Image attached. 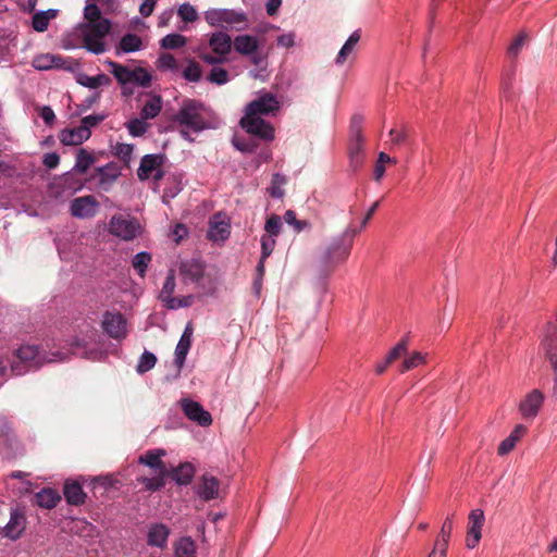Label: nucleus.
Here are the masks:
<instances>
[{
  "label": "nucleus",
  "mask_w": 557,
  "mask_h": 557,
  "mask_svg": "<svg viewBox=\"0 0 557 557\" xmlns=\"http://www.w3.org/2000/svg\"><path fill=\"white\" fill-rule=\"evenodd\" d=\"M356 235L357 230L348 226L339 236L331 239L319 257L323 270H332L348 258Z\"/></svg>",
  "instance_id": "nucleus-1"
},
{
  "label": "nucleus",
  "mask_w": 557,
  "mask_h": 557,
  "mask_svg": "<svg viewBox=\"0 0 557 557\" xmlns=\"http://www.w3.org/2000/svg\"><path fill=\"white\" fill-rule=\"evenodd\" d=\"M203 110L205 106L200 101L186 99L174 115V122L196 133L201 132L208 127V123L202 114Z\"/></svg>",
  "instance_id": "nucleus-2"
},
{
  "label": "nucleus",
  "mask_w": 557,
  "mask_h": 557,
  "mask_svg": "<svg viewBox=\"0 0 557 557\" xmlns=\"http://www.w3.org/2000/svg\"><path fill=\"white\" fill-rule=\"evenodd\" d=\"M111 22L102 18L99 23H85L81 26V34L84 48L95 54H101L106 51L103 38L110 33Z\"/></svg>",
  "instance_id": "nucleus-3"
},
{
  "label": "nucleus",
  "mask_w": 557,
  "mask_h": 557,
  "mask_svg": "<svg viewBox=\"0 0 557 557\" xmlns=\"http://www.w3.org/2000/svg\"><path fill=\"white\" fill-rule=\"evenodd\" d=\"M205 20L211 26L235 27L243 29L239 25H245L247 18L243 12L227 9H211L205 12Z\"/></svg>",
  "instance_id": "nucleus-4"
},
{
  "label": "nucleus",
  "mask_w": 557,
  "mask_h": 557,
  "mask_svg": "<svg viewBox=\"0 0 557 557\" xmlns=\"http://www.w3.org/2000/svg\"><path fill=\"white\" fill-rule=\"evenodd\" d=\"M27 518L23 508L16 506L10 510L9 522L0 528V534L11 541L18 540L26 530Z\"/></svg>",
  "instance_id": "nucleus-5"
},
{
  "label": "nucleus",
  "mask_w": 557,
  "mask_h": 557,
  "mask_svg": "<svg viewBox=\"0 0 557 557\" xmlns=\"http://www.w3.org/2000/svg\"><path fill=\"white\" fill-rule=\"evenodd\" d=\"M239 124L247 133L260 139L272 140L274 138L273 126L261 116L245 114Z\"/></svg>",
  "instance_id": "nucleus-6"
},
{
  "label": "nucleus",
  "mask_w": 557,
  "mask_h": 557,
  "mask_svg": "<svg viewBox=\"0 0 557 557\" xmlns=\"http://www.w3.org/2000/svg\"><path fill=\"white\" fill-rule=\"evenodd\" d=\"M278 109L280 102L276 97L271 92H264L247 104L245 114L261 116L274 113Z\"/></svg>",
  "instance_id": "nucleus-7"
},
{
  "label": "nucleus",
  "mask_w": 557,
  "mask_h": 557,
  "mask_svg": "<svg viewBox=\"0 0 557 557\" xmlns=\"http://www.w3.org/2000/svg\"><path fill=\"white\" fill-rule=\"evenodd\" d=\"M102 327L114 339L124 338L127 334L126 320L121 312L107 311L103 314Z\"/></svg>",
  "instance_id": "nucleus-8"
},
{
  "label": "nucleus",
  "mask_w": 557,
  "mask_h": 557,
  "mask_svg": "<svg viewBox=\"0 0 557 557\" xmlns=\"http://www.w3.org/2000/svg\"><path fill=\"white\" fill-rule=\"evenodd\" d=\"M468 531L466 536V545L473 549L481 540V531L485 521L484 512L481 509H473L468 517Z\"/></svg>",
  "instance_id": "nucleus-9"
},
{
  "label": "nucleus",
  "mask_w": 557,
  "mask_h": 557,
  "mask_svg": "<svg viewBox=\"0 0 557 557\" xmlns=\"http://www.w3.org/2000/svg\"><path fill=\"white\" fill-rule=\"evenodd\" d=\"M194 491L205 502L215 499L220 495V481L215 476L206 473L199 478Z\"/></svg>",
  "instance_id": "nucleus-10"
},
{
  "label": "nucleus",
  "mask_w": 557,
  "mask_h": 557,
  "mask_svg": "<svg viewBox=\"0 0 557 557\" xmlns=\"http://www.w3.org/2000/svg\"><path fill=\"white\" fill-rule=\"evenodd\" d=\"M454 529V515L446 517L444 520L441 531L436 536L432 550L429 553L437 557H446L449 541Z\"/></svg>",
  "instance_id": "nucleus-11"
},
{
  "label": "nucleus",
  "mask_w": 557,
  "mask_h": 557,
  "mask_svg": "<svg viewBox=\"0 0 557 557\" xmlns=\"http://www.w3.org/2000/svg\"><path fill=\"white\" fill-rule=\"evenodd\" d=\"M137 226L135 221L127 220L122 215H114L110 220L109 231L114 236L131 240L136 236Z\"/></svg>",
  "instance_id": "nucleus-12"
},
{
  "label": "nucleus",
  "mask_w": 557,
  "mask_h": 557,
  "mask_svg": "<svg viewBox=\"0 0 557 557\" xmlns=\"http://www.w3.org/2000/svg\"><path fill=\"white\" fill-rule=\"evenodd\" d=\"M97 199L91 195H87L73 199L70 210L73 216L85 219L94 216L97 212Z\"/></svg>",
  "instance_id": "nucleus-13"
},
{
  "label": "nucleus",
  "mask_w": 557,
  "mask_h": 557,
  "mask_svg": "<svg viewBox=\"0 0 557 557\" xmlns=\"http://www.w3.org/2000/svg\"><path fill=\"white\" fill-rule=\"evenodd\" d=\"M182 408L189 420L197 422L201 426H209L212 423L211 414L203 407L194 400L183 399Z\"/></svg>",
  "instance_id": "nucleus-14"
},
{
  "label": "nucleus",
  "mask_w": 557,
  "mask_h": 557,
  "mask_svg": "<svg viewBox=\"0 0 557 557\" xmlns=\"http://www.w3.org/2000/svg\"><path fill=\"white\" fill-rule=\"evenodd\" d=\"M18 361L12 363L11 369L15 375H21L27 371V366L25 363L34 361L38 355L39 350L37 346L34 345H25L21 346L15 352Z\"/></svg>",
  "instance_id": "nucleus-15"
},
{
  "label": "nucleus",
  "mask_w": 557,
  "mask_h": 557,
  "mask_svg": "<svg viewBox=\"0 0 557 557\" xmlns=\"http://www.w3.org/2000/svg\"><path fill=\"white\" fill-rule=\"evenodd\" d=\"M165 161L164 154H145L141 160L139 168L137 170V176L140 181L148 180L152 173L158 170V168H162Z\"/></svg>",
  "instance_id": "nucleus-16"
},
{
  "label": "nucleus",
  "mask_w": 557,
  "mask_h": 557,
  "mask_svg": "<svg viewBox=\"0 0 557 557\" xmlns=\"http://www.w3.org/2000/svg\"><path fill=\"white\" fill-rule=\"evenodd\" d=\"M96 175L99 177V187L108 191L121 175V168L116 163L110 162L103 166L97 168Z\"/></svg>",
  "instance_id": "nucleus-17"
},
{
  "label": "nucleus",
  "mask_w": 557,
  "mask_h": 557,
  "mask_svg": "<svg viewBox=\"0 0 557 557\" xmlns=\"http://www.w3.org/2000/svg\"><path fill=\"white\" fill-rule=\"evenodd\" d=\"M163 456H165V450L150 449L139 456L138 463L149 467L153 472H170L161 459Z\"/></svg>",
  "instance_id": "nucleus-18"
},
{
  "label": "nucleus",
  "mask_w": 557,
  "mask_h": 557,
  "mask_svg": "<svg viewBox=\"0 0 557 557\" xmlns=\"http://www.w3.org/2000/svg\"><path fill=\"white\" fill-rule=\"evenodd\" d=\"M169 535L170 529L165 524L153 523L148 529L147 544L162 549L166 547Z\"/></svg>",
  "instance_id": "nucleus-19"
},
{
  "label": "nucleus",
  "mask_w": 557,
  "mask_h": 557,
  "mask_svg": "<svg viewBox=\"0 0 557 557\" xmlns=\"http://www.w3.org/2000/svg\"><path fill=\"white\" fill-rule=\"evenodd\" d=\"M233 40L231 36L223 32L213 33L209 39V47L212 52L221 55L226 60V55L231 52Z\"/></svg>",
  "instance_id": "nucleus-20"
},
{
  "label": "nucleus",
  "mask_w": 557,
  "mask_h": 557,
  "mask_svg": "<svg viewBox=\"0 0 557 557\" xmlns=\"http://www.w3.org/2000/svg\"><path fill=\"white\" fill-rule=\"evenodd\" d=\"M91 132L86 126L65 128L60 133V141L65 146H78L87 140Z\"/></svg>",
  "instance_id": "nucleus-21"
},
{
  "label": "nucleus",
  "mask_w": 557,
  "mask_h": 557,
  "mask_svg": "<svg viewBox=\"0 0 557 557\" xmlns=\"http://www.w3.org/2000/svg\"><path fill=\"white\" fill-rule=\"evenodd\" d=\"M543 400V394L539 389H533L520 404L521 414L524 418H534L537 414Z\"/></svg>",
  "instance_id": "nucleus-22"
},
{
  "label": "nucleus",
  "mask_w": 557,
  "mask_h": 557,
  "mask_svg": "<svg viewBox=\"0 0 557 557\" xmlns=\"http://www.w3.org/2000/svg\"><path fill=\"white\" fill-rule=\"evenodd\" d=\"M65 60L61 55L44 53L33 59V66L39 71H48L51 69H66Z\"/></svg>",
  "instance_id": "nucleus-23"
},
{
  "label": "nucleus",
  "mask_w": 557,
  "mask_h": 557,
  "mask_svg": "<svg viewBox=\"0 0 557 557\" xmlns=\"http://www.w3.org/2000/svg\"><path fill=\"white\" fill-rule=\"evenodd\" d=\"M193 326L187 324L175 348V364L182 368L191 346Z\"/></svg>",
  "instance_id": "nucleus-24"
},
{
  "label": "nucleus",
  "mask_w": 557,
  "mask_h": 557,
  "mask_svg": "<svg viewBox=\"0 0 557 557\" xmlns=\"http://www.w3.org/2000/svg\"><path fill=\"white\" fill-rule=\"evenodd\" d=\"M360 116H355L351 122V139L349 143L348 153L349 156L363 154V136L361 132Z\"/></svg>",
  "instance_id": "nucleus-25"
},
{
  "label": "nucleus",
  "mask_w": 557,
  "mask_h": 557,
  "mask_svg": "<svg viewBox=\"0 0 557 557\" xmlns=\"http://www.w3.org/2000/svg\"><path fill=\"white\" fill-rule=\"evenodd\" d=\"M230 236V223L222 219L221 215H214L210 223L208 230V237L211 240H224Z\"/></svg>",
  "instance_id": "nucleus-26"
},
{
  "label": "nucleus",
  "mask_w": 557,
  "mask_h": 557,
  "mask_svg": "<svg viewBox=\"0 0 557 557\" xmlns=\"http://www.w3.org/2000/svg\"><path fill=\"white\" fill-rule=\"evenodd\" d=\"M66 502L73 506H79L85 503L86 493L82 485L76 481H66L63 488Z\"/></svg>",
  "instance_id": "nucleus-27"
},
{
  "label": "nucleus",
  "mask_w": 557,
  "mask_h": 557,
  "mask_svg": "<svg viewBox=\"0 0 557 557\" xmlns=\"http://www.w3.org/2000/svg\"><path fill=\"white\" fill-rule=\"evenodd\" d=\"M172 479L178 485H188L195 475V467L190 462H182L170 472Z\"/></svg>",
  "instance_id": "nucleus-28"
},
{
  "label": "nucleus",
  "mask_w": 557,
  "mask_h": 557,
  "mask_svg": "<svg viewBox=\"0 0 557 557\" xmlns=\"http://www.w3.org/2000/svg\"><path fill=\"white\" fill-rule=\"evenodd\" d=\"M233 46L236 52L243 55L255 53L259 44L256 37L251 35H238L233 40Z\"/></svg>",
  "instance_id": "nucleus-29"
},
{
  "label": "nucleus",
  "mask_w": 557,
  "mask_h": 557,
  "mask_svg": "<svg viewBox=\"0 0 557 557\" xmlns=\"http://www.w3.org/2000/svg\"><path fill=\"white\" fill-rule=\"evenodd\" d=\"M180 272L184 280L199 282L203 276V267L199 261L186 260L181 262Z\"/></svg>",
  "instance_id": "nucleus-30"
},
{
  "label": "nucleus",
  "mask_w": 557,
  "mask_h": 557,
  "mask_svg": "<svg viewBox=\"0 0 557 557\" xmlns=\"http://www.w3.org/2000/svg\"><path fill=\"white\" fill-rule=\"evenodd\" d=\"M163 107L162 97L160 95H149L145 101L139 115L145 120H152L159 115Z\"/></svg>",
  "instance_id": "nucleus-31"
},
{
  "label": "nucleus",
  "mask_w": 557,
  "mask_h": 557,
  "mask_svg": "<svg viewBox=\"0 0 557 557\" xmlns=\"http://www.w3.org/2000/svg\"><path fill=\"white\" fill-rule=\"evenodd\" d=\"M361 33L360 29L355 30L346 40V42L341 48L337 57L335 59V63L337 65H343L346 60L355 52L358 42L360 41Z\"/></svg>",
  "instance_id": "nucleus-32"
},
{
  "label": "nucleus",
  "mask_w": 557,
  "mask_h": 557,
  "mask_svg": "<svg viewBox=\"0 0 557 557\" xmlns=\"http://www.w3.org/2000/svg\"><path fill=\"white\" fill-rule=\"evenodd\" d=\"M154 475L149 476H139L137 478V482L144 484L145 491L149 493H154L160 491L165 486V480L170 475V472H153Z\"/></svg>",
  "instance_id": "nucleus-33"
},
{
  "label": "nucleus",
  "mask_w": 557,
  "mask_h": 557,
  "mask_svg": "<svg viewBox=\"0 0 557 557\" xmlns=\"http://www.w3.org/2000/svg\"><path fill=\"white\" fill-rule=\"evenodd\" d=\"M36 504L45 509L54 508L61 500L60 494L53 488H42L35 495Z\"/></svg>",
  "instance_id": "nucleus-34"
},
{
  "label": "nucleus",
  "mask_w": 557,
  "mask_h": 557,
  "mask_svg": "<svg viewBox=\"0 0 557 557\" xmlns=\"http://www.w3.org/2000/svg\"><path fill=\"white\" fill-rule=\"evenodd\" d=\"M527 428L519 424L517 425L513 431L510 433V435L502 441L497 448V453L500 456L507 455L510 453L513 447L516 446L517 442L521 438V436L525 433Z\"/></svg>",
  "instance_id": "nucleus-35"
},
{
  "label": "nucleus",
  "mask_w": 557,
  "mask_h": 557,
  "mask_svg": "<svg viewBox=\"0 0 557 557\" xmlns=\"http://www.w3.org/2000/svg\"><path fill=\"white\" fill-rule=\"evenodd\" d=\"M57 14L58 11L53 9L35 13L32 21L33 28L39 33L47 30L50 20L54 18Z\"/></svg>",
  "instance_id": "nucleus-36"
},
{
  "label": "nucleus",
  "mask_w": 557,
  "mask_h": 557,
  "mask_svg": "<svg viewBox=\"0 0 557 557\" xmlns=\"http://www.w3.org/2000/svg\"><path fill=\"white\" fill-rule=\"evenodd\" d=\"M96 162L95 156L84 148H79L76 152V162L73 168L75 172L86 173L88 169Z\"/></svg>",
  "instance_id": "nucleus-37"
},
{
  "label": "nucleus",
  "mask_w": 557,
  "mask_h": 557,
  "mask_svg": "<svg viewBox=\"0 0 557 557\" xmlns=\"http://www.w3.org/2000/svg\"><path fill=\"white\" fill-rule=\"evenodd\" d=\"M175 557H196V543L191 537L180 539L174 546Z\"/></svg>",
  "instance_id": "nucleus-38"
},
{
  "label": "nucleus",
  "mask_w": 557,
  "mask_h": 557,
  "mask_svg": "<svg viewBox=\"0 0 557 557\" xmlns=\"http://www.w3.org/2000/svg\"><path fill=\"white\" fill-rule=\"evenodd\" d=\"M543 346L545 348L547 359L555 372H557V335L555 332L545 337Z\"/></svg>",
  "instance_id": "nucleus-39"
},
{
  "label": "nucleus",
  "mask_w": 557,
  "mask_h": 557,
  "mask_svg": "<svg viewBox=\"0 0 557 557\" xmlns=\"http://www.w3.org/2000/svg\"><path fill=\"white\" fill-rule=\"evenodd\" d=\"M143 47L141 38L136 34H126L124 35L119 44V48L121 51L128 53L140 50Z\"/></svg>",
  "instance_id": "nucleus-40"
},
{
  "label": "nucleus",
  "mask_w": 557,
  "mask_h": 557,
  "mask_svg": "<svg viewBox=\"0 0 557 557\" xmlns=\"http://www.w3.org/2000/svg\"><path fill=\"white\" fill-rule=\"evenodd\" d=\"M108 64L111 66V73L119 84L123 86L131 84L132 69L114 61H109Z\"/></svg>",
  "instance_id": "nucleus-41"
},
{
  "label": "nucleus",
  "mask_w": 557,
  "mask_h": 557,
  "mask_svg": "<svg viewBox=\"0 0 557 557\" xmlns=\"http://www.w3.org/2000/svg\"><path fill=\"white\" fill-rule=\"evenodd\" d=\"M77 82L85 87L96 89L99 86L109 85L111 83V78L101 73L96 76L82 75L78 77Z\"/></svg>",
  "instance_id": "nucleus-42"
},
{
  "label": "nucleus",
  "mask_w": 557,
  "mask_h": 557,
  "mask_svg": "<svg viewBox=\"0 0 557 557\" xmlns=\"http://www.w3.org/2000/svg\"><path fill=\"white\" fill-rule=\"evenodd\" d=\"M147 120L141 116L129 120L125 125L128 133L133 137H140L146 134L149 128V124L146 122Z\"/></svg>",
  "instance_id": "nucleus-43"
},
{
  "label": "nucleus",
  "mask_w": 557,
  "mask_h": 557,
  "mask_svg": "<svg viewBox=\"0 0 557 557\" xmlns=\"http://www.w3.org/2000/svg\"><path fill=\"white\" fill-rule=\"evenodd\" d=\"M150 261L151 255L146 251L138 252L134 256L132 264L140 277H145Z\"/></svg>",
  "instance_id": "nucleus-44"
},
{
  "label": "nucleus",
  "mask_w": 557,
  "mask_h": 557,
  "mask_svg": "<svg viewBox=\"0 0 557 557\" xmlns=\"http://www.w3.org/2000/svg\"><path fill=\"white\" fill-rule=\"evenodd\" d=\"M392 147H400L401 145L410 144V133L407 127L392 128L389 131Z\"/></svg>",
  "instance_id": "nucleus-45"
},
{
  "label": "nucleus",
  "mask_w": 557,
  "mask_h": 557,
  "mask_svg": "<svg viewBox=\"0 0 557 557\" xmlns=\"http://www.w3.org/2000/svg\"><path fill=\"white\" fill-rule=\"evenodd\" d=\"M174 289H175V276H174V271L173 270H170L166 277H165V281H164V284L162 286V289H161V293H160V298L166 302V307L170 305V299H173L174 297L172 296L173 293H174Z\"/></svg>",
  "instance_id": "nucleus-46"
},
{
  "label": "nucleus",
  "mask_w": 557,
  "mask_h": 557,
  "mask_svg": "<svg viewBox=\"0 0 557 557\" xmlns=\"http://www.w3.org/2000/svg\"><path fill=\"white\" fill-rule=\"evenodd\" d=\"M151 74L144 67H136L132 70L131 84L140 86V87H149L151 84Z\"/></svg>",
  "instance_id": "nucleus-47"
},
{
  "label": "nucleus",
  "mask_w": 557,
  "mask_h": 557,
  "mask_svg": "<svg viewBox=\"0 0 557 557\" xmlns=\"http://www.w3.org/2000/svg\"><path fill=\"white\" fill-rule=\"evenodd\" d=\"M186 42V37H184L183 35L169 34L161 39L160 46L163 49H177L184 47Z\"/></svg>",
  "instance_id": "nucleus-48"
},
{
  "label": "nucleus",
  "mask_w": 557,
  "mask_h": 557,
  "mask_svg": "<svg viewBox=\"0 0 557 557\" xmlns=\"http://www.w3.org/2000/svg\"><path fill=\"white\" fill-rule=\"evenodd\" d=\"M156 362L157 357L150 351H145L138 361L136 370L138 373H146L154 367Z\"/></svg>",
  "instance_id": "nucleus-49"
},
{
  "label": "nucleus",
  "mask_w": 557,
  "mask_h": 557,
  "mask_svg": "<svg viewBox=\"0 0 557 557\" xmlns=\"http://www.w3.org/2000/svg\"><path fill=\"white\" fill-rule=\"evenodd\" d=\"M228 72L219 66H213L207 77V79L210 83L216 84V85H224L228 82Z\"/></svg>",
  "instance_id": "nucleus-50"
},
{
  "label": "nucleus",
  "mask_w": 557,
  "mask_h": 557,
  "mask_svg": "<svg viewBox=\"0 0 557 557\" xmlns=\"http://www.w3.org/2000/svg\"><path fill=\"white\" fill-rule=\"evenodd\" d=\"M202 71L198 63L190 61L183 71V77L188 82H199L201 78Z\"/></svg>",
  "instance_id": "nucleus-51"
},
{
  "label": "nucleus",
  "mask_w": 557,
  "mask_h": 557,
  "mask_svg": "<svg viewBox=\"0 0 557 557\" xmlns=\"http://www.w3.org/2000/svg\"><path fill=\"white\" fill-rule=\"evenodd\" d=\"M424 359L425 357L421 352H413L411 356L404 360V362L401 363L400 372L405 373L409 370L417 368L418 366L424 362Z\"/></svg>",
  "instance_id": "nucleus-52"
},
{
  "label": "nucleus",
  "mask_w": 557,
  "mask_h": 557,
  "mask_svg": "<svg viewBox=\"0 0 557 557\" xmlns=\"http://www.w3.org/2000/svg\"><path fill=\"white\" fill-rule=\"evenodd\" d=\"M177 14L186 23H193L198 20L196 9L189 3H183L180 5Z\"/></svg>",
  "instance_id": "nucleus-53"
},
{
  "label": "nucleus",
  "mask_w": 557,
  "mask_h": 557,
  "mask_svg": "<svg viewBox=\"0 0 557 557\" xmlns=\"http://www.w3.org/2000/svg\"><path fill=\"white\" fill-rule=\"evenodd\" d=\"M282 222L281 218L276 214H271L264 224V230L267 232L265 235H271L273 237L277 236L281 233Z\"/></svg>",
  "instance_id": "nucleus-54"
},
{
  "label": "nucleus",
  "mask_w": 557,
  "mask_h": 557,
  "mask_svg": "<svg viewBox=\"0 0 557 557\" xmlns=\"http://www.w3.org/2000/svg\"><path fill=\"white\" fill-rule=\"evenodd\" d=\"M408 350V338H403L395 347H393L386 356L387 363H393L395 360L405 355Z\"/></svg>",
  "instance_id": "nucleus-55"
},
{
  "label": "nucleus",
  "mask_w": 557,
  "mask_h": 557,
  "mask_svg": "<svg viewBox=\"0 0 557 557\" xmlns=\"http://www.w3.org/2000/svg\"><path fill=\"white\" fill-rule=\"evenodd\" d=\"M261 256L262 259H267L271 256L272 251L274 250V247L276 245V240L271 235H262L261 236Z\"/></svg>",
  "instance_id": "nucleus-56"
},
{
  "label": "nucleus",
  "mask_w": 557,
  "mask_h": 557,
  "mask_svg": "<svg viewBox=\"0 0 557 557\" xmlns=\"http://www.w3.org/2000/svg\"><path fill=\"white\" fill-rule=\"evenodd\" d=\"M134 146L131 144H117L115 147V156L125 164H128L133 154Z\"/></svg>",
  "instance_id": "nucleus-57"
},
{
  "label": "nucleus",
  "mask_w": 557,
  "mask_h": 557,
  "mask_svg": "<svg viewBox=\"0 0 557 557\" xmlns=\"http://www.w3.org/2000/svg\"><path fill=\"white\" fill-rule=\"evenodd\" d=\"M85 18L88 21L87 23H99L102 21L101 11L97 4L90 3L85 7L84 10Z\"/></svg>",
  "instance_id": "nucleus-58"
},
{
  "label": "nucleus",
  "mask_w": 557,
  "mask_h": 557,
  "mask_svg": "<svg viewBox=\"0 0 557 557\" xmlns=\"http://www.w3.org/2000/svg\"><path fill=\"white\" fill-rule=\"evenodd\" d=\"M158 67L162 70L177 69V61L171 53H163L158 59Z\"/></svg>",
  "instance_id": "nucleus-59"
},
{
  "label": "nucleus",
  "mask_w": 557,
  "mask_h": 557,
  "mask_svg": "<svg viewBox=\"0 0 557 557\" xmlns=\"http://www.w3.org/2000/svg\"><path fill=\"white\" fill-rule=\"evenodd\" d=\"M527 40L528 36L525 34H520L508 47V55L510 58H516Z\"/></svg>",
  "instance_id": "nucleus-60"
},
{
  "label": "nucleus",
  "mask_w": 557,
  "mask_h": 557,
  "mask_svg": "<svg viewBox=\"0 0 557 557\" xmlns=\"http://www.w3.org/2000/svg\"><path fill=\"white\" fill-rule=\"evenodd\" d=\"M281 183H284V180L280 176V174H275L273 176L271 186L268 188L269 194L273 198H281L284 196V190L280 186Z\"/></svg>",
  "instance_id": "nucleus-61"
},
{
  "label": "nucleus",
  "mask_w": 557,
  "mask_h": 557,
  "mask_svg": "<svg viewBox=\"0 0 557 557\" xmlns=\"http://www.w3.org/2000/svg\"><path fill=\"white\" fill-rule=\"evenodd\" d=\"M194 297L193 296H185L182 298L175 297L173 299H170V305L168 306L169 309H176L182 307H189L193 304Z\"/></svg>",
  "instance_id": "nucleus-62"
},
{
  "label": "nucleus",
  "mask_w": 557,
  "mask_h": 557,
  "mask_svg": "<svg viewBox=\"0 0 557 557\" xmlns=\"http://www.w3.org/2000/svg\"><path fill=\"white\" fill-rule=\"evenodd\" d=\"M234 146L242 152H255L258 145L255 140H236Z\"/></svg>",
  "instance_id": "nucleus-63"
},
{
  "label": "nucleus",
  "mask_w": 557,
  "mask_h": 557,
  "mask_svg": "<svg viewBox=\"0 0 557 557\" xmlns=\"http://www.w3.org/2000/svg\"><path fill=\"white\" fill-rule=\"evenodd\" d=\"M103 119L104 116L100 114L87 115L82 119L81 126H86V128L90 131V127L98 125Z\"/></svg>",
  "instance_id": "nucleus-64"
}]
</instances>
